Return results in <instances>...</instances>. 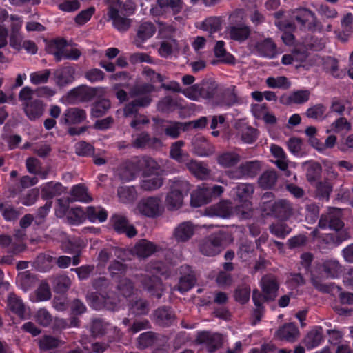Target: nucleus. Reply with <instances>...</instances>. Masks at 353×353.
<instances>
[{
	"instance_id": "nucleus-13",
	"label": "nucleus",
	"mask_w": 353,
	"mask_h": 353,
	"mask_svg": "<svg viewBox=\"0 0 353 353\" xmlns=\"http://www.w3.org/2000/svg\"><path fill=\"white\" fill-rule=\"evenodd\" d=\"M208 100L220 105H232L236 102L234 90H209Z\"/></svg>"
},
{
	"instance_id": "nucleus-62",
	"label": "nucleus",
	"mask_w": 353,
	"mask_h": 353,
	"mask_svg": "<svg viewBox=\"0 0 353 353\" xmlns=\"http://www.w3.org/2000/svg\"><path fill=\"white\" fill-rule=\"evenodd\" d=\"M117 290L123 296L129 297L134 293V283L128 278H123L119 281L117 285Z\"/></svg>"
},
{
	"instance_id": "nucleus-2",
	"label": "nucleus",
	"mask_w": 353,
	"mask_h": 353,
	"mask_svg": "<svg viewBox=\"0 0 353 353\" xmlns=\"http://www.w3.org/2000/svg\"><path fill=\"white\" fill-rule=\"evenodd\" d=\"M341 216L340 209H330L327 213L321 215L318 224L321 229L329 228L336 232L335 234H332L331 239L336 244H339L350 237L347 229L344 228V223L341 219Z\"/></svg>"
},
{
	"instance_id": "nucleus-11",
	"label": "nucleus",
	"mask_w": 353,
	"mask_h": 353,
	"mask_svg": "<svg viewBox=\"0 0 353 353\" xmlns=\"http://www.w3.org/2000/svg\"><path fill=\"white\" fill-rule=\"evenodd\" d=\"M291 19L310 30H314L317 26V19L315 14L305 8H299L292 10Z\"/></svg>"
},
{
	"instance_id": "nucleus-24",
	"label": "nucleus",
	"mask_w": 353,
	"mask_h": 353,
	"mask_svg": "<svg viewBox=\"0 0 353 353\" xmlns=\"http://www.w3.org/2000/svg\"><path fill=\"white\" fill-rule=\"evenodd\" d=\"M214 57L217 61H212V64L216 63H222L229 65H234L236 59L233 54L227 51L225 48V43L222 40L216 41L213 48Z\"/></svg>"
},
{
	"instance_id": "nucleus-43",
	"label": "nucleus",
	"mask_w": 353,
	"mask_h": 353,
	"mask_svg": "<svg viewBox=\"0 0 353 353\" xmlns=\"http://www.w3.org/2000/svg\"><path fill=\"white\" fill-rule=\"evenodd\" d=\"M8 306L20 318H24L25 305L22 300L14 293H10L8 296Z\"/></svg>"
},
{
	"instance_id": "nucleus-57",
	"label": "nucleus",
	"mask_w": 353,
	"mask_h": 353,
	"mask_svg": "<svg viewBox=\"0 0 353 353\" xmlns=\"http://www.w3.org/2000/svg\"><path fill=\"white\" fill-rule=\"evenodd\" d=\"M108 323L101 319H95L92 321L90 332L92 336L97 337L104 335L108 330Z\"/></svg>"
},
{
	"instance_id": "nucleus-49",
	"label": "nucleus",
	"mask_w": 353,
	"mask_h": 353,
	"mask_svg": "<svg viewBox=\"0 0 353 353\" xmlns=\"http://www.w3.org/2000/svg\"><path fill=\"white\" fill-rule=\"evenodd\" d=\"M200 28L211 36L221 30V19L219 17H210L202 21Z\"/></svg>"
},
{
	"instance_id": "nucleus-25",
	"label": "nucleus",
	"mask_w": 353,
	"mask_h": 353,
	"mask_svg": "<svg viewBox=\"0 0 353 353\" xmlns=\"http://www.w3.org/2000/svg\"><path fill=\"white\" fill-rule=\"evenodd\" d=\"M181 276L177 285L173 288V290H178L181 293L185 292L191 289L195 284L196 278L192 271L190 270L188 265L181 267Z\"/></svg>"
},
{
	"instance_id": "nucleus-39",
	"label": "nucleus",
	"mask_w": 353,
	"mask_h": 353,
	"mask_svg": "<svg viewBox=\"0 0 353 353\" xmlns=\"http://www.w3.org/2000/svg\"><path fill=\"white\" fill-rule=\"evenodd\" d=\"M306 172V179L310 183L315 182L321 175L322 167L316 161H307L303 164Z\"/></svg>"
},
{
	"instance_id": "nucleus-1",
	"label": "nucleus",
	"mask_w": 353,
	"mask_h": 353,
	"mask_svg": "<svg viewBox=\"0 0 353 353\" xmlns=\"http://www.w3.org/2000/svg\"><path fill=\"white\" fill-rule=\"evenodd\" d=\"M231 24L224 30V38L244 43L251 35V28L245 23V14L243 9H236L229 14Z\"/></svg>"
},
{
	"instance_id": "nucleus-5",
	"label": "nucleus",
	"mask_w": 353,
	"mask_h": 353,
	"mask_svg": "<svg viewBox=\"0 0 353 353\" xmlns=\"http://www.w3.org/2000/svg\"><path fill=\"white\" fill-rule=\"evenodd\" d=\"M87 301L95 310L105 308L114 311L118 307L119 299L112 290L103 292H91L86 296Z\"/></svg>"
},
{
	"instance_id": "nucleus-45",
	"label": "nucleus",
	"mask_w": 353,
	"mask_h": 353,
	"mask_svg": "<svg viewBox=\"0 0 353 353\" xmlns=\"http://www.w3.org/2000/svg\"><path fill=\"white\" fill-rule=\"evenodd\" d=\"M184 196L177 191H170L167 194L165 204L169 210H176L183 205Z\"/></svg>"
},
{
	"instance_id": "nucleus-29",
	"label": "nucleus",
	"mask_w": 353,
	"mask_h": 353,
	"mask_svg": "<svg viewBox=\"0 0 353 353\" xmlns=\"http://www.w3.org/2000/svg\"><path fill=\"white\" fill-rule=\"evenodd\" d=\"M261 285L263 293L266 296V301H271L274 300L279 289V284L275 276L272 275L263 276Z\"/></svg>"
},
{
	"instance_id": "nucleus-28",
	"label": "nucleus",
	"mask_w": 353,
	"mask_h": 353,
	"mask_svg": "<svg viewBox=\"0 0 353 353\" xmlns=\"http://www.w3.org/2000/svg\"><path fill=\"white\" fill-rule=\"evenodd\" d=\"M156 32L154 25L150 22L145 21L138 27L134 43L137 48H142L143 43L151 38Z\"/></svg>"
},
{
	"instance_id": "nucleus-53",
	"label": "nucleus",
	"mask_w": 353,
	"mask_h": 353,
	"mask_svg": "<svg viewBox=\"0 0 353 353\" xmlns=\"http://www.w3.org/2000/svg\"><path fill=\"white\" fill-rule=\"evenodd\" d=\"M130 312L136 315H145L149 312V303L146 300L139 299L132 301L130 305Z\"/></svg>"
},
{
	"instance_id": "nucleus-26",
	"label": "nucleus",
	"mask_w": 353,
	"mask_h": 353,
	"mask_svg": "<svg viewBox=\"0 0 353 353\" xmlns=\"http://www.w3.org/2000/svg\"><path fill=\"white\" fill-rule=\"evenodd\" d=\"M133 162L139 169L143 170V174L145 176L158 172L160 170L159 163L154 159L148 156L136 157L133 159Z\"/></svg>"
},
{
	"instance_id": "nucleus-6",
	"label": "nucleus",
	"mask_w": 353,
	"mask_h": 353,
	"mask_svg": "<svg viewBox=\"0 0 353 353\" xmlns=\"http://www.w3.org/2000/svg\"><path fill=\"white\" fill-rule=\"evenodd\" d=\"M223 191L224 188L221 185H215L212 187L203 185L197 192L191 194V205L196 208L208 203L213 198L219 196Z\"/></svg>"
},
{
	"instance_id": "nucleus-38",
	"label": "nucleus",
	"mask_w": 353,
	"mask_h": 353,
	"mask_svg": "<svg viewBox=\"0 0 353 353\" xmlns=\"http://www.w3.org/2000/svg\"><path fill=\"white\" fill-rule=\"evenodd\" d=\"M185 142L182 140L177 141L171 144L170 150V157L179 163H185L189 159V154L185 152L182 148Z\"/></svg>"
},
{
	"instance_id": "nucleus-15",
	"label": "nucleus",
	"mask_w": 353,
	"mask_h": 353,
	"mask_svg": "<svg viewBox=\"0 0 353 353\" xmlns=\"http://www.w3.org/2000/svg\"><path fill=\"white\" fill-rule=\"evenodd\" d=\"M185 166L192 175L199 180H206L211 175V170L203 161L194 159H188L185 163Z\"/></svg>"
},
{
	"instance_id": "nucleus-41",
	"label": "nucleus",
	"mask_w": 353,
	"mask_h": 353,
	"mask_svg": "<svg viewBox=\"0 0 353 353\" xmlns=\"http://www.w3.org/2000/svg\"><path fill=\"white\" fill-rule=\"evenodd\" d=\"M54 77L57 83L63 85L74 80V69L72 67H64L54 71Z\"/></svg>"
},
{
	"instance_id": "nucleus-61",
	"label": "nucleus",
	"mask_w": 353,
	"mask_h": 353,
	"mask_svg": "<svg viewBox=\"0 0 353 353\" xmlns=\"http://www.w3.org/2000/svg\"><path fill=\"white\" fill-rule=\"evenodd\" d=\"M110 79L112 83H114L117 86L128 87L130 85L131 76L129 72L122 71L112 74Z\"/></svg>"
},
{
	"instance_id": "nucleus-17",
	"label": "nucleus",
	"mask_w": 353,
	"mask_h": 353,
	"mask_svg": "<svg viewBox=\"0 0 353 353\" xmlns=\"http://www.w3.org/2000/svg\"><path fill=\"white\" fill-rule=\"evenodd\" d=\"M132 146L134 148L159 149L162 147V141L157 137H151L148 132L144 131L138 134L132 141Z\"/></svg>"
},
{
	"instance_id": "nucleus-59",
	"label": "nucleus",
	"mask_w": 353,
	"mask_h": 353,
	"mask_svg": "<svg viewBox=\"0 0 353 353\" xmlns=\"http://www.w3.org/2000/svg\"><path fill=\"white\" fill-rule=\"evenodd\" d=\"M86 215L91 222H94L97 220L100 222H103L106 220L108 216L105 210L96 208L92 206L87 208Z\"/></svg>"
},
{
	"instance_id": "nucleus-42",
	"label": "nucleus",
	"mask_w": 353,
	"mask_h": 353,
	"mask_svg": "<svg viewBox=\"0 0 353 353\" xmlns=\"http://www.w3.org/2000/svg\"><path fill=\"white\" fill-rule=\"evenodd\" d=\"M216 161L223 168H231L236 165L241 161V156L234 152H226L219 155Z\"/></svg>"
},
{
	"instance_id": "nucleus-40",
	"label": "nucleus",
	"mask_w": 353,
	"mask_h": 353,
	"mask_svg": "<svg viewBox=\"0 0 353 353\" xmlns=\"http://www.w3.org/2000/svg\"><path fill=\"white\" fill-rule=\"evenodd\" d=\"M65 190V188L60 183L51 181L42 188L41 195L43 199H49L61 194Z\"/></svg>"
},
{
	"instance_id": "nucleus-35",
	"label": "nucleus",
	"mask_w": 353,
	"mask_h": 353,
	"mask_svg": "<svg viewBox=\"0 0 353 353\" xmlns=\"http://www.w3.org/2000/svg\"><path fill=\"white\" fill-rule=\"evenodd\" d=\"M23 105L26 115L30 120L39 119L42 116L44 111L43 105L39 100L24 102Z\"/></svg>"
},
{
	"instance_id": "nucleus-54",
	"label": "nucleus",
	"mask_w": 353,
	"mask_h": 353,
	"mask_svg": "<svg viewBox=\"0 0 353 353\" xmlns=\"http://www.w3.org/2000/svg\"><path fill=\"white\" fill-rule=\"evenodd\" d=\"M245 177H254L261 170V164L259 161H246L240 165Z\"/></svg>"
},
{
	"instance_id": "nucleus-63",
	"label": "nucleus",
	"mask_w": 353,
	"mask_h": 353,
	"mask_svg": "<svg viewBox=\"0 0 353 353\" xmlns=\"http://www.w3.org/2000/svg\"><path fill=\"white\" fill-rule=\"evenodd\" d=\"M157 341L156 334L152 332H146L142 333L137 339L138 346L141 349H144L152 345Z\"/></svg>"
},
{
	"instance_id": "nucleus-3",
	"label": "nucleus",
	"mask_w": 353,
	"mask_h": 353,
	"mask_svg": "<svg viewBox=\"0 0 353 353\" xmlns=\"http://www.w3.org/2000/svg\"><path fill=\"white\" fill-rule=\"evenodd\" d=\"M228 234L223 231L213 233L199 242L200 252L207 256L218 255L225 248Z\"/></svg>"
},
{
	"instance_id": "nucleus-4",
	"label": "nucleus",
	"mask_w": 353,
	"mask_h": 353,
	"mask_svg": "<svg viewBox=\"0 0 353 353\" xmlns=\"http://www.w3.org/2000/svg\"><path fill=\"white\" fill-rule=\"evenodd\" d=\"M108 6L107 16L112 26L120 32H125L131 26V20L125 17L121 0H104Z\"/></svg>"
},
{
	"instance_id": "nucleus-21",
	"label": "nucleus",
	"mask_w": 353,
	"mask_h": 353,
	"mask_svg": "<svg viewBox=\"0 0 353 353\" xmlns=\"http://www.w3.org/2000/svg\"><path fill=\"white\" fill-rule=\"evenodd\" d=\"M114 229L118 233L125 234L128 237H134L137 234L135 228L129 223L127 218L121 214H114L111 218Z\"/></svg>"
},
{
	"instance_id": "nucleus-52",
	"label": "nucleus",
	"mask_w": 353,
	"mask_h": 353,
	"mask_svg": "<svg viewBox=\"0 0 353 353\" xmlns=\"http://www.w3.org/2000/svg\"><path fill=\"white\" fill-rule=\"evenodd\" d=\"M163 184V178L159 175H156L142 180L140 187L144 191H154L160 188Z\"/></svg>"
},
{
	"instance_id": "nucleus-7",
	"label": "nucleus",
	"mask_w": 353,
	"mask_h": 353,
	"mask_svg": "<svg viewBox=\"0 0 353 353\" xmlns=\"http://www.w3.org/2000/svg\"><path fill=\"white\" fill-rule=\"evenodd\" d=\"M135 278L139 281L143 290L150 294L151 296L160 299L164 291V287L161 279L154 275L146 274H137Z\"/></svg>"
},
{
	"instance_id": "nucleus-48",
	"label": "nucleus",
	"mask_w": 353,
	"mask_h": 353,
	"mask_svg": "<svg viewBox=\"0 0 353 353\" xmlns=\"http://www.w3.org/2000/svg\"><path fill=\"white\" fill-rule=\"evenodd\" d=\"M232 208L230 202L221 201L210 209L209 214L224 219L228 218L232 214Z\"/></svg>"
},
{
	"instance_id": "nucleus-23",
	"label": "nucleus",
	"mask_w": 353,
	"mask_h": 353,
	"mask_svg": "<svg viewBox=\"0 0 353 353\" xmlns=\"http://www.w3.org/2000/svg\"><path fill=\"white\" fill-rule=\"evenodd\" d=\"M196 341L199 343H205L208 351L212 353L221 347L223 339L219 334L201 332L198 334Z\"/></svg>"
},
{
	"instance_id": "nucleus-20",
	"label": "nucleus",
	"mask_w": 353,
	"mask_h": 353,
	"mask_svg": "<svg viewBox=\"0 0 353 353\" xmlns=\"http://www.w3.org/2000/svg\"><path fill=\"white\" fill-rule=\"evenodd\" d=\"M193 152L199 157H208L215 152L214 145L201 136H195L192 141Z\"/></svg>"
},
{
	"instance_id": "nucleus-10",
	"label": "nucleus",
	"mask_w": 353,
	"mask_h": 353,
	"mask_svg": "<svg viewBox=\"0 0 353 353\" xmlns=\"http://www.w3.org/2000/svg\"><path fill=\"white\" fill-rule=\"evenodd\" d=\"M147 90H130L129 94L131 98H135L124 108V114L129 117L137 112V107H145L150 104L151 99L145 92Z\"/></svg>"
},
{
	"instance_id": "nucleus-50",
	"label": "nucleus",
	"mask_w": 353,
	"mask_h": 353,
	"mask_svg": "<svg viewBox=\"0 0 353 353\" xmlns=\"http://www.w3.org/2000/svg\"><path fill=\"white\" fill-rule=\"evenodd\" d=\"M278 179V175L275 170H268L264 172L259 179V184L263 189L273 188Z\"/></svg>"
},
{
	"instance_id": "nucleus-44",
	"label": "nucleus",
	"mask_w": 353,
	"mask_h": 353,
	"mask_svg": "<svg viewBox=\"0 0 353 353\" xmlns=\"http://www.w3.org/2000/svg\"><path fill=\"white\" fill-rule=\"evenodd\" d=\"M37 281L38 279L36 276L29 271L23 272L19 274L17 276V282L25 292L33 288L36 285Z\"/></svg>"
},
{
	"instance_id": "nucleus-64",
	"label": "nucleus",
	"mask_w": 353,
	"mask_h": 353,
	"mask_svg": "<svg viewBox=\"0 0 353 353\" xmlns=\"http://www.w3.org/2000/svg\"><path fill=\"white\" fill-rule=\"evenodd\" d=\"M170 182L172 183L171 190L177 191L183 196L187 195L190 190L191 185L188 181L174 179Z\"/></svg>"
},
{
	"instance_id": "nucleus-27",
	"label": "nucleus",
	"mask_w": 353,
	"mask_h": 353,
	"mask_svg": "<svg viewBox=\"0 0 353 353\" xmlns=\"http://www.w3.org/2000/svg\"><path fill=\"white\" fill-rule=\"evenodd\" d=\"M195 229L196 227L192 222H182L175 228L173 236L177 242H186L192 237Z\"/></svg>"
},
{
	"instance_id": "nucleus-12",
	"label": "nucleus",
	"mask_w": 353,
	"mask_h": 353,
	"mask_svg": "<svg viewBox=\"0 0 353 353\" xmlns=\"http://www.w3.org/2000/svg\"><path fill=\"white\" fill-rule=\"evenodd\" d=\"M329 177H325L323 180L317 181L315 185L314 196L320 200L329 201L331 193L333 191L334 184L332 179H336L338 174L335 172H330Z\"/></svg>"
},
{
	"instance_id": "nucleus-30",
	"label": "nucleus",
	"mask_w": 353,
	"mask_h": 353,
	"mask_svg": "<svg viewBox=\"0 0 353 353\" xmlns=\"http://www.w3.org/2000/svg\"><path fill=\"white\" fill-rule=\"evenodd\" d=\"M157 250V246L154 243L146 239L139 240L132 248V253L139 258L149 257Z\"/></svg>"
},
{
	"instance_id": "nucleus-8",
	"label": "nucleus",
	"mask_w": 353,
	"mask_h": 353,
	"mask_svg": "<svg viewBox=\"0 0 353 353\" xmlns=\"http://www.w3.org/2000/svg\"><path fill=\"white\" fill-rule=\"evenodd\" d=\"M269 201H264L263 205L270 208L272 214L276 218L286 221L289 219L294 213V209L292 203L288 199H281L273 203Z\"/></svg>"
},
{
	"instance_id": "nucleus-33",
	"label": "nucleus",
	"mask_w": 353,
	"mask_h": 353,
	"mask_svg": "<svg viewBox=\"0 0 353 353\" xmlns=\"http://www.w3.org/2000/svg\"><path fill=\"white\" fill-rule=\"evenodd\" d=\"M320 270L327 278L336 279L343 272V266L336 259H327L320 265Z\"/></svg>"
},
{
	"instance_id": "nucleus-56",
	"label": "nucleus",
	"mask_w": 353,
	"mask_h": 353,
	"mask_svg": "<svg viewBox=\"0 0 353 353\" xmlns=\"http://www.w3.org/2000/svg\"><path fill=\"white\" fill-rule=\"evenodd\" d=\"M269 230L272 234L276 237L283 239L290 233L292 229L287 223L278 222L270 224L269 225Z\"/></svg>"
},
{
	"instance_id": "nucleus-37",
	"label": "nucleus",
	"mask_w": 353,
	"mask_h": 353,
	"mask_svg": "<svg viewBox=\"0 0 353 353\" xmlns=\"http://www.w3.org/2000/svg\"><path fill=\"white\" fill-rule=\"evenodd\" d=\"M256 52L263 57H274L276 54V47L271 39H265L255 44Z\"/></svg>"
},
{
	"instance_id": "nucleus-14",
	"label": "nucleus",
	"mask_w": 353,
	"mask_h": 353,
	"mask_svg": "<svg viewBox=\"0 0 353 353\" xmlns=\"http://www.w3.org/2000/svg\"><path fill=\"white\" fill-rule=\"evenodd\" d=\"M153 121L161 125L167 137L172 139L178 138L181 131H185L188 128L186 123L162 120L157 118H153Z\"/></svg>"
},
{
	"instance_id": "nucleus-55",
	"label": "nucleus",
	"mask_w": 353,
	"mask_h": 353,
	"mask_svg": "<svg viewBox=\"0 0 353 353\" xmlns=\"http://www.w3.org/2000/svg\"><path fill=\"white\" fill-rule=\"evenodd\" d=\"M254 246L250 241L242 242L239 248L237 255L243 261H248L254 255Z\"/></svg>"
},
{
	"instance_id": "nucleus-51",
	"label": "nucleus",
	"mask_w": 353,
	"mask_h": 353,
	"mask_svg": "<svg viewBox=\"0 0 353 353\" xmlns=\"http://www.w3.org/2000/svg\"><path fill=\"white\" fill-rule=\"evenodd\" d=\"M117 195L119 201L123 203H132L137 197V191L132 186L119 188L117 190Z\"/></svg>"
},
{
	"instance_id": "nucleus-60",
	"label": "nucleus",
	"mask_w": 353,
	"mask_h": 353,
	"mask_svg": "<svg viewBox=\"0 0 353 353\" xmlns=\"http://www.w3.org/2000/svg\"><path fill=\"white\" fill-rule=\"evenodd\" d=\"M325 111L326 107L322 103H318L309 108L305 112V115L310 119L322 120L325 118Z\"/></svg>"
},
{
	"instance_id": "nucleus-58",
	"label": "nucleus",
	"mask_w": 353,
	"mask_h": 353,
	"mask_svg": "<svg viewBox=\"0 0 353 353\" xmlns=\"http://www.w3.org/2000/svg\"><path fill=\"white\" fill-rule=\"evenodd\" d=\"M85 219V213L81 208H72L67 215L68 222L71 225L80 224Z\"/></svg>"
},
{
	"instance_id": "nucleus-18",
	"label": "nucleus",
	"mask_w": 353,
	"mask_h": 353,
	"mask_svg": "<svg viewBox=\"0 0 353 353\" xmlns=\"http://www.w3.org/2000/svg\"><path fill=\"white\" fill-rule=\"evenodd\" d=\"M97 90H70L65 97V101L69 104L89 102L97 96Z\"/></svg>"
},
{
	"instance_id": "nucleus-16",
	"label": "nucleus",
	"mask_w": 353,
	"mask_h": 353,
	"mask_svg": "<svg viewBox=\"0 0 353 353\" xmlns=\"http://www.w3.org/2000/svg\"><path fill=\"white\" fill-rule=\"evenodd\" d=\"M143 79L152 84L160 83L161 88H179V83L175 81H171L168 84L164 82L167 78L163 74L155 72L149 67H145L142 71Z\"/></svg>"
},
{
	"instance_id": "nucleus-46",
	"label": "nucleus",
	"mask_w": 353,
	"mask_h": 353,
	"mask_svg": "<svg viewBox=\"0 0 353 353\" xmlns=\"http://www.w3.org/2000/svg\"><path fill=\"white\" fill-rule=\"evenodd\" d=\"M71 197L68 198L69 201H81V202H89L92 200V198L88 193V189L81 184L77 185L71 190Z\"/></svg>"
},
{
	"instance_id": "nucleus-34",
	"label": "nucleus",
	"mask_w": 353,
	"mask_h": 353,
	"mask_svg": "<svg viewBox=\"0 0 353 353\" xmlns=\"http://www.w3.org/2000/svg\"><path fill=\"white\" fill-rule=\"evenodd\" d=\"M235 128L237 130V136L240 137L244 143L250 144L256 140L258 137L256 129L241 123H236Z\"/></svg>"
},
{
	"instance_id": "nucleus-19",
	"label": "nucleus",
	"mask_w": 353,
	"mask_h": 353,
	"mask_svg": "<svg viewBox=\"0 0 353 353\" xmlns=\"http://www.w3.org/2000/svg\"><path fill=\"white\" fill-rule=\"evenodd\" d=\"M153 317L154 323L163 327L172 325L176 319L174 312L168 306L157 308L153 314Z\"/></svg>"
},
{
	"instance_id": "nucleus-22",
	"label": "nucleus",
	"mask_w": 353,
	"mask_h": 353,
	"mask_svg": "<svg viewBox=\"0 0 353 353\" xmlns=\"http://www.w3.org/2000/svg\"><path fill=\"white\" fill-rule=\"evenodd\" d=\"M299 335L297 326L293 323H288L276 331L274 337L281 341L293 343L299 339Z\"/></svg>"
},
{
	"instance_id": "nucleus-9",
	"label": "nucleus",
	"mask_w": 353,
	"mask_h": 353,
	"mask_svg": "<svg viewBox=\"0 0 353 353\" xmlns=\"http://www.w3.org/2000/svg\"><path fill=\"white\" fill-rule=\"evenodd\" d=\"M137 209L141 214L152 218L161 215L163 210L161 199L157 196H149L141 199L137 205Z\"/></svg>"
},
{
	"instance_id": "nucleus-31",
	"label": "nucleus",
	"mask_w": 353,
	"mask_h": 353,
	"mask_svg": "<svg viewBox=\"0 0 353 353\" xmlns=\"http://www.w3.org/2000/svg\"><path fill=\"white\" fill-rule=\"evenodd\" d=\"M70 44L63 38H57L50 41L47 46L48 52L54 57V59L59 62L64 58L65 48Z\"/></svg>"
},
{
	"instance_id": "nucleus-47",
	"label": "nucleus",
	"mask_w": 353,
	"mask_h": 353,
	"mask_svg": "<svg viewBox=\"0 0 353 353\" xmlns=\"http://www.w3.org/2000/svg\"><path fill=\"white\" fill-rule=\"evenodd\" d=\"M323 341L322 328L318 327L307 333L304 339L305 345L307 349L317 347Z\"/></svg>"
},
{
	"instance_id": "nucleus-36",
	"label": "nucleus",
	"mask_w": 353,
	"mask_h": 353,
	"mask_svg": "<svg viewBox=\"0 0 353 353\" xmlns=\"http://www.w3.org/2000/svg\"><path fill=\"white\" fill-rule=\"evenodd\" d=\"M50 279L53 290L56 293H65L71 286V280L65 274H56L52 276Z\"/></svg>"
},
{
	"instance_id": "nucleus-32",
	"label": "nucleus",
	"mask_w": 353,
	"mask_h": 353,
	"mask_svg": "<svg viewBox=\"0 0 353 353\" xmlns=\"http://www.w3.org/2000/svg\"><path fill=\"white\" fill-rule=\"evenodd\" d=\"M86 118L87 114L84 110L79 108H70L63 113L61 122L67 125H75L82 123Z\"/></svg>"
}]
</instances>
